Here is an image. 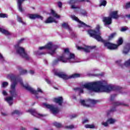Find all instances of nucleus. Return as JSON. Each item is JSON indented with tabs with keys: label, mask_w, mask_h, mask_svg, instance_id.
Segmentation results:
<instances>
[{
	"label": "nucleus",
	"mask_w": 130,
	"mask_h": 130,
	"mask_svg": "<svg viewBox=\"0 0 130 130\" xmlns=\"http://www.w3.org/2000/svg\"><path fill=\"white\" fill-rule=\"evenodd\" d=\"M29 73H30L31 75H34V71L33 70L29 71Z\"/></svg>",
	"instance_id": "obj_55"
},
{
	"label": "nucleus",
	"mask_w": 130,
	"mask_h": 130,
	"mask_svg": "<svg viewBox=\"0 0 130 130\" xmlns=\"http://www.w3.org/2000/svg\"><path fill=\"white\" fill-rule=\"evenodd\" d=\"M29 18L31 20H35V19H40V20H43V17L38 14H29Z\"/></svg>",
	"instance_id": "obj_16"
},
{
	"label": "nucleus",
	"mask_w": 130,
	"mask_h": 130,
	"mask_svg": "<svg viewBox=\"0 0 130 130\" xmlns=\"http://www.w3.org/2000/svg\"><path fill=\"white\" fill-rule=\"evenodd\" d=\"M0 32L3 33V34H4V35H11V33H10V32H9V31H8L5 29H3L1 27H0Z\"/></svg>",
	"instance_id": "obj_24"
},
{
	"label": "nucleus",
	"mask_w": 130,
	"mask_h": 130,
	"mask_svg": "<svg viewBox=\"0 0 130 130\" xmlns=\"http://www.w3.org/2000/svg\"><path fill=\"white\" fill-rule=\"evenodd\" d=\"M115 106H119V105H123L124 106H128V105H125L122 103H119L118 102L114 103Z\"/></svg>",
	"instance_id": "obj_32"
},
{
	"label": "nucleus",
	"mask_w": 130,
	"mask_h": 130,
	"mask_svg": "<svg viewBox=\"0 0 130 130\" xmlns=\"http://www.w3.org/2000/svg\"><path fill=\"white\" fill-rule=\"evenodd\" d=\"M106 5H107V1L105 0H102L101 3L100 4V7H106Z\"/></svg>",
	"instance_id": "obj_31"
},
{
	"label": "nucleus",
	"mask_w": 130,
	"mask_h": 130,
	"mask_svg": "<svg viewBox=\"0 0 130 130\" xmlns=\"http://www.w3.org/2000/svg\"><path fill=\"white\" fill-rule=\"evenodd\" d=\"M62 27L64 28V29H67L68 30H71V27H70V25H69V23L64 22L61 25Z\"/></svg>",
	"instance_id": "obj_23"
},
{
	"label": "nucleus",
	"mask_w": 130,
	"mask_h": 130,
	"mask_svg": "<svg viewBox=\"0 0 130 130\" xmlns=\"http://www.w3.org/2000/svg\"><path fill=\"white\" fill-rule=\"evenodd\" d=\"M94 48H96V46H88V49H94Z\"/></svg>",
	"instance_id": "obj_49"
},
{
	"label": "nucleus",
	"mask_w": 130,
	"mask_h": 130,
	"mask_svg": "<svg viewBox=\"0 0 130 130\" xmlns=\"http://www.w3.org/2000/svg\"><path fill=\"white\" fill-rule=\"evenodd\" d=\"M116 95H117V94H116L111 95V97H110L111 101H113V100H114V98H115V97H116Z\"/></svg>",
	"instance_id": "obj_40"
},
{
	"label": "nucleus",
	"mask_w": 130,
	"mask_h": 130,
	"mask_svg": "<svg viewBox=\"0 0 130 130\" xmlns=\"http://www.w3.org/2000/svg\"><path fill=\"white\" fill-rule=\"evenodd\" d=\"M116 63L117 64H118L121 68H123V66H125V67H130V59H128V60L124 62V64H121V60H119L116 61Z\"/></svg>",
	"instance_id": "obj_15"
},
{
	"label": "nucleus",
	"mask_w": 130,
	"mask_h": 130,
	"mask_svg": "<svg viewBox=\"0 0 130 130\" xmlns=\"http://www.w3.org/2000/svg\"><path fill=\"white\" fill-rule=\"evenodd\" d=\"M53 22H54V23H57V21H56L54 18H53L52 17L50 16L49 17L47 20L45 21V23H46V24H50L51 23H53Z\"/></svg>",
	"instance_id": "obj_18"
},
{
	"label": "nucleus",
	"mask_w": 130,
	"mask_h": 130,
	"mask_svg": "<svg viewBox=\"0 0 130 130\" xmlns=\"http://www.w3.org/2000/svg\"><path fill=\"white\" fill-rule=\"evenodd\" d=\"M85 2V0H70L68 4L71 5V9H79V7L75 6V4H78L79 3H83Z\"/></svg>",
	"instance_id": "obj_11"
},
{
	"label": "nucleus",
	"mask_w": 130,
	"mask_h": 130,
	"mask_svg": "<svg viewBox=\"0 0 130 130\" xmlns=\"http://www.w3.org/2000/svg\"><path fill=\"white\" fill-rule=\"evenodd\" d=\"M17 69L18 70V71H19L20 75H25V74H27V70H23V69H22V67L20 66L17 67Z\"/></svg>",
	"instance_id": "obj_21"
},
{
	"label": "nucleus",
	"mask_w": 130,
	"mask_h": 130,
	"mask_svg": "<svg viewBox=\"0 0 130 130\" xmlns=\"http://www.w3.org/2000/svg\"><path fill=\"white\" fill-rule=\"evenodd\" d=\"M115 121H116L115 119L112 118H110L107 119V122H108V123H109L110 124H113V123H114Z\"/></svg>",
	"instance_id": "obj_30"
},
{
	"label": "nucleus",
	"mask_w": 130,
	"mask_h": 130,
	"mask_svg": "<svg viewBox=\"0 0 130 130\" xmlns=\"http://www.w3.org/2000/svg\"><path fill=\"white\" fill-rule=\"evenodd\" d=\"M80 103L81 105H83V106H85V107H90V104H86V102L85 100H80Z\"/></svg>",
	"instance_id": "obj_29"
},
{
	"label": "nucleus",
	"mask_w": 130,
	"mask_h": 130,
	"mask_svg": "<svg viewBox=\"0 0 130 130\" xmlns=\"http://www.w3.org/2000/svg\"><path fill=\"white\" fill-rule=\"evenodd\" d=\"M26 112H29V113H31V115H34V116H35L36 114V111L35 109H29Z\"/></svg>",
	"instance_id": "obj_28"
},
{
	"label": "nucleus",
	"mask_w": 130,
	"mask_h": 130,
	"mask_svg": "<svg viewBox=\"0 0 130 130\" xmlns=\"http://www.w3.org/2000/svg\"><path fill=\"white\" fill-rule=\"evenodd\" d=\"M103 22L105 26H108L112 24V19L109 17H104L103 18Z\"/></svg>",
	"instance_id": "obj_12"
},
{
	"label": "nucleus",
	"mask_w": 130,
	"mask_h": 130,
	"mask_svg": "<svg viewBox=\"0 0 130 130\" xmlns=\"http://www.w3.org/2000/svg\"><path fill=\"white\" fill-rule=\"evenodd\" d=\"M8 16L6 14H3L1 13L0 14V18H7Z\"/></svg>",
	"instance_id": "obj_44"
},
{
	"label": "nucleus",
	"mask_w": 130,
	"mask_h": 130,
	"mask_svg": "<svg viewBox=\"0 0 130 130\" xmlns=\"http://www.w3.org/2000/svg\"><path fill=\"white\" fill-rule=\"evenodd\" d=\"M126 30H128V27H121L120 31L121 32H124V31H126Z\"/></svg>",
	"instance_id": "obj_41"
},
{
	"label": "nucleus",
	"mask_w": 130,
	"mask_h": 130,
	"mask_svg": "<svg viewBox=\"0 0 130 130\" xmlns=\"http://www.w3.org/2000/svg\"><path fill=\"white\" fill-rule=\"evenodd\" d=\"M66 128H69V129H73V128H75V126L74 125H70V126H66Z\"/></svg>",
	"instance_id": "obj_42"
},
{
	"label": "nucleus",
	"mask_w": 130,
	"mask_h": 130,
	"mask_svg": "<svg viewBox=\"0 0 130 130\" xmlns=\"http://www.w3.org/2000/svg\"><path fill=\"white\" fill-rule=\"evenodd\" d=\"M20 130H26V128L24 127H21Z\"/></svg>",
	"instance_id": "obj_58"
},
{
	"label": "nucleus",
	"mask_w": 130,
	"mask_h": 130,
	"mask_svg": "<svg viewBox=\"0 0 130 130\" xmlns=\"http://www.w3.org/2000/svg\"><path fill=\"white\" fill-rule=\"evenodd\" d=\"M12 115H14V114H17V115H20V114H22V113L20 112L19 110H15L11 113Z\"/></svg>",
	"instance_id": "obj_34"
},
{
	"label": "nucleus",
	"mask_w": 130,
	"mask_h": 130,
	"mask_svg": "<svg viewBox=\"0 0 130 130\" xmlns=\"http://www.w3.org/2000/svg\"><path fill=\"white\" fill-rule=\"evenodd\" d=\"M113 111H115V108L111 109L109 111V113H110V112H113Z\"/></svg>",
	"instance_id": "obj_50"
},
{
	"label": "nucleus",
	"mask_w": 130,
	"mask_h": 130,
	"mask_svg": "<svg viewBox=\"0 0 130 130\" xmlns=\"http://www.w3.org/2000/svg\"><path fill=\"white\" fill-rule=\"evenodd\" d=\"M64 52L65 53H67L68 54V53H70V49H69V48H67L64 49Z\"/></svg>",
	"instance_id": "obj_45"
},
{
	"label": "nucleus",
	"mask_w": 130,
	"mask_h": 130,
	"mask_svg": "<svg viewBox=\"0 0 130 130\" xmlns=\"http://www.w3.org/2000/svg\"><path fill=\"white\" fill-rule=\"evenodd\" d=\"M39 115L40 116H43V115L40 114H39Z\"/></svg>",
	"instance_id": "obj_62"
},
{
	"label": "nucleus",
	"mask_w": 130,
	"mask_h": 130,
	"mask_svg": "<svg viewBox=\"0 0 130 130\" xmlns=\"http://www.w3.org/2000/svg\"><path fill=\"white\" fill-rule=\"evenodd\" d=\"M51 13L52 14V16L54 17L55 18H57L58 19H59V18H60V16L57 15V14H56V13H55V11H54V10H51Z\"/></svg>",
	"instance_id": "obj_27"
},
{
	"label": "nucleus",
	"mask_w": 130,
	"mask_h": 130,
	"mask_svg": "<svg viewBox=\"0 0 130 130\" xmlns=\"http://www.w3.org/2000/svg\"><path fill=\"white\" fill-rule=\"evenodd\" d=\"M25 0H17V5L19 9V11L20 12H22L24 10L22 8V4H23V2H25Z\"/></svg>",
	"instance_id": "obj_19"
},
{
	"label": "nucleus",
	"mask_w": 130,
	"mask_h": 130,
	"mask_svg": "<svg viewBox=\"0 0 130 130\" xmlns=\"http://www.w3.org/2000/svg\"><path fill=\"white\" fill-rule=\"evenodd\" d=\"M126 17L127 18H128V19H129V18H130V14H129V15H126Z\"/></svg>",
	"instance_id": "obj_60"
},
{
	"label": "nucleus",
	"mask_w": 130,
	"mask_h": 130,
	"mask_svg": "<svg viewBox=\"0 0 130 130\" xmlns=\"http://www.w3.org/2000/svg\"><path fill=\"white\" fill-rule=\"evenodd\" d=\"M108 122H107V121L106 122H103L102 123V124L103 125H104L105 126H108Z\"/></svg>",
	"instance_id": "obj_47"
},
{
	"label": "nucleus",
	"mask_w": 130,
	"mask_h": 130,
	"mask_svg": "<svg viewBox=\"0 0 130 130\" xmlns=\"http://www.w3.org/2000/svg\"><path fill=\"white\" fill-rule=\"evenodd\" d=\"M122 43H123V39L120 37L119 38L117 41V45L106 41L104 45L105 47H107L108 49H110V50H114L115 49H117V48H118V46L122 45Z\"/></svg>",
	"instance_id": "obj_4"
},
{
	"label": "nucleus",
	"mask_w": 130,
	"mask_h": 130,
	"mask_svg": "<svg viewBox=\"0 0 130 130\" xmlns=\"http://www.w3.org/2000/svg\"><path fill=\"white\" fill-rule=\"evenodd\" d=\"M83 51H84L85 52H90V50H89V49L88 48H83Z\"/></svg>",
	"instance_id": "obj_48"
},
{
	"label": "nucleus",
	"mask_w": 130,
	"mask_h": 130,
	"mask_svg": "<svg viewBox=\"0 0 130 130\" xmlns=\"http://www.w3.org/2000/svg\"><path fill=\"white\" fill-rule=\"evenodd\" d=\"M89 121L88 120V119H84L82 121V123L83 124H85V123H86V122H88Z\"/></svg>",
	"instance_id": "obj_51"
},
{
	"label": "nucleus",
	"mask_w": 130,
	"mask_h": 130,
	"mask_svg": "<svg viewBox=\"0 0 130 130\" xmlns=\"http://www.w3.org/2000/svg\"><path fill=\"white\" fill-rule=\"evenodd\" d=\"M54 75L57 76L59 78H61V79H63V80H69V79H77V78H80L81 77V74L79 73H75L72 74L70 76H68V75L62 73V72H54Z\"/></svg>",
	"instance_id": "obj_6"
},
{
	"label": "nucleus",
	"mask_w": 130,
	"mask_h": 130,
	"mask_svg": "<svg viewBox=\"0 0 130 130\" xmlns=\"http://www.w3.org/2000/svg\"><path fill=\"white\" fill-rule=\"evenodd\" d=\"M0 58H2V59H4V56H3V55L0 53Z\"/></svg>",
	"instance_id": "obj_59"
},
{
	"label": "nucleus",
	"mask_w": 130,
	"mask_h": 130,
	"mask_svg": "<svg viewBox=\"0 0 130 130\" xmlns=\"http://www.w3.org/2000/svg\"><path fill=\"white\" fill-rule=\"evenodd\" d=\"M77 116H78V115L74 114V115H72L71 116V118H75V117H77Z\"/></svg>",
	"instance_id": "obj_54"
},
{
	"label": "nucleus",
	"mask_w": 130,
	"mask_h": 130,
	"mask_svg": "<svg viewBox=\"0 0 130 130\" xmlns=\"http://www.w3.org/2000/svg\"><path fill=\"white\" fill-rule=\"evenodd\" d=\"M16 49V52L18 54H19L23 58H25L26 60L30 59V57L28 55V54L25 51V49L22 47H15Z\"/></svg>",
	"instance_id": "obj_9"
},
{
	"label": "nucleus",
	"mask_w": 130,
	"mask_h": 130,
	"mask_svg": "<svg viewBox=\"0 0 130 130\" xmlns=\"http://www.w3.org/2000/svg\"><path fill=\"white\" fill-rule=\"evenodd\" d=\"M58 48V46L53 45L52 44V42H49L47 44H46L45 46H42V47H40L39 48V49L40 50H42L43 49H48V50H51V52H50V54L51 55H53L55 53V51H56V49Z\"/></svg>",
	"instance_id": "obj_5"
},
{
	"label": "nucleus",
	"mask_w": 130,
	"mask_h": 130,
	"mask_svg": "<svg viewBox=\"0 0 130 130\" xmlns=\"http://www.w3.org/2000/svg\"><path fill=\"white\" fill-rule=\"evenodd\" d=\"M53 124L54 126H55L57 128H60L61 127H62V124L61 123L57 122H54L53 123Z\"/></svg>",
	"instance_id": "obj_22"
},
{
	"label": "nucleus",
	"mask_w": 130,
	"mask_h": 130,
	"mask_svg": "<svg viewBox=\"0 0 130 130\" xmlns=\"http://www.w3.org/2000/svg\"><path fill=\"white\" fill-rule=\"evenodd\" d=\"M34 130H39V129L38 128H36V127H34Z\"/></svg>",
	"instance_id": "obj_61"
},
{
	"label": "nucleus",
	"mask_w": 130,
	"mask_h": 130,
	"mask_svg": "<svg viewBox=\"0 0 130 130\" xmlns=\"http://www.w3.org/2000/svg\"><path fill=\"white\" fill-rule=\"evenodd\" d=\"M89 102H90V103L93 105H95L96 104V103H97V101L94 100H89Z\"/></svg>",
	"instance_id": "obj_38"
},
{
	"label": "nucleus",
	"mask_w": 130,
	"mask_h": 130,
	"mask_svg": "<svg viewBox=\"0 0 130 130\" xmlns=\"http://www.w3.org/2000/svg\"><path fill=\"white\" fill-rule=\"evenodd\" d=\"M116 36V32H113L110 35V36L108 37V41H111L113 38H114Z\"/></svg>",
	"instance_id": "obj_25"
},
{
	"label": "nucleus",
	"mask_w": 130,
	"mask_h": 130,
	"mask_svg": "<svg viewBox=\"0 0 130 130\" xmlns=\"http://www.w3.org/2000/svg\"><path fill=\"white\" fill-rule=\"evenodd\" d=\"M85 127L86 128H95V125H93V124H85Z\"/></svg>",
	"instance_id": "obj_35"
},
{
	"label": "nucleus",
	"mask_w": 130,
	"mask_h": 130,
	"mask_svg": "<svg viewBox=\"0 0 130 130\" xmlns=\"http://www.w3.org/2000/svg\"><path fill=\"white\" fill-rule=\"evenodd\" d=\"M3 94L4 95V96H7V95H8V93H7V91H6V90H3Z\"/></svg>",
	"instance_id": "obj_52"
},
{
	"label": "nucleus",
	"mask_w": 130,
	"mask_h": 130,
	"mask_svg": "<svg viewBox=\"0 0 130 130\" xmlns=\"http://www.w3.org/2000/svg\"><path fill=\"white\" fill-rule=\"evenodd\" d=\"M109 17L112 19L118 20L119 19V15H118V11H112L109 14Z\"/></svg>",
	"instance_id": "obj_13"
},
{
	"label": "nucleus",
	"mask_w": 130,
	"mask_h": 130,
	"mask_svg": "<svg viewBox=\"0 0 130 130\" xmlns=\"http://www.w3.org/2000/svg\"><path fill=\"white\" fill-rule=\"evenodd\" d=\"M83 87L93 92H107V93L115 90L120 91L122 89L119 86L107 85V82L106 81H96L86 83L83 85Z\"/></svg>",
	"instance_id": "obj_1"
},
{
	"label": "nucleus",
	"mask_w": 130,
	"mask_h": 130,
	"mask_svg": "<svg viewBox=\"0 0 130 130\" xmlns=\"http://www.w3.org/2000/svg\"><path fill=\"white\" fill-rule=\"evenodd\" d=\"M130 50V44H127L123 50V53L127 54Z\"/></svg>",
	"instance_id": "obj_20"
},
{
	"label": "nucleus",
	"mask_w": 130,
	"mask_h": 130,
	"mask_svg": "<svg viewBox=\"0 0 130 130\" xmlns=\"http://www.w3.org/2000/svg\"><path fill=\"white\" fill-rule=\"evenodd\" d=\"M80 15L82 16H83V17H87L88 15V12H87V11L84 9H82L80 10Z\"/></svg>",
	"instance_id": "obj_26"
},
{
	"label": "nucleus",
	"mask_w": 130,
	"mask_h": 130,
	"mask_svg": "<svg viewBox=\"0 0 130 130\" xmlns=\"http://www.w3.org/2000/svg\"><path fill=\"white\" fill-rule=\"evenodd\" d=\"M46 82H47V83L48 84H50V83H51L50 81L49 80L47 79H46Z\"/></svg>",
	"instance_id": "obj_56"
},
{
	"label": "nucleus",
	"mask_w": 130,
	"mask_h": 130,
	"mask_svg": "<svg viewBox=\"0 0 130 130\" xmlns=\"http://www.w3.org/2000/svg\"><path fill=\"white\" fill-rule=\"evenodd\" d=\"M7 78H10L11 82H13L11 83L10 86V90H9V93L11 96L7 97L5 99L6 101L8 102L10 106L13 105V103L14 102L13 101L14 100L13 97L16 98L18 96V93L16 91V86H17V77H16L13 74L8 75Z\"/></svg>",
	"instance_id": "obj_2"
},
{
	"label": "nucleus",
	"mask_w": 130,
	"mask_h": 130,
	"mask_svg": "<svg viewBox=\"0 0 130 130\" xmlns=\"http://www.w3.org/2000/svg\"><path fill=\"white\" fill-rule=\"evenodd\" d=\"M55 89H56V90H58L57 88L56 87H54Z\"/></svg>",
	"instance_id": "obj_64"
},
{
	"label": "nucleus",
	"mask_w": 130,
	"mask_h": 130,
	"mask_svg": "<svg viewBox=\"0 0 130 130\" xmlns=\"http://www.w3.org/2000/svg\"><path fill=\"white\" fill-rule=\"evenodd\" d=\"M75 57H76L75 54L72 53H70L69 57L67 58L66 59L63 55L60 56L53 60V64H57L59 61H61L62 62H67V60H70V59H75Z\"/></svg>",
	"instance_id": "obj_7"
},
{
	"label": "nucleus",
	"mask_w": 130,
	"mask_h": 130,
	"mask_svg": "<svg viewBox=\"0 0 130 130\" xmlns=\"http://www.w3.org/2000/svg\"><path fill=\"white\" fill-rule=\"evenodd\" d=\"M129 8H130V2L126 3L125 5V9H129Z\"/></svg>",
	"instance_id": "obj_39"
},
{
	"label": "nucleus",
	"mask_w": 130,
	"mask_h": 130,
	"mask_svg": "<svg viewBox=\"0 0 130 130\" xmlns=\"http://www.w3.org/2000/svg\"><path fill=\"white\" fill-rule=\"evenodd\" d=\"M24 40H25V39L24 38L21 39V40H19L17 42V45H16L15 46V47H19V45H20V44H21V43H22V42H23V41H24Z\"/></svg>",
	"instance_id": "obj_36"
},
{
	"label": "nucleus",
	"mask_w": 130,
	"mask_h": 130,
	"mask_svg": "<svg viewBox=\"0 0 130 130\" xmlns=\"http://www.w3.org/2000/svg\"><path fill=\"white\" fill-rule=\"evenodd\" d=\"M44 106H45L48 109H50V111L53 113V114H58L60 112V109L59 108L56 107H55L53 105H49L46 103L44 104Z\"/></svg>",
	"instance_id": "obj_10"
},
{
	"label": "nucleus",
	"mask_w": 130,
	"mask_h": 130,
	"mask_svg": "<svg viewBox=\"0 0 130 130\" xmlns=\"http://www.w3.org/2000/svg\"><path fill=\"white\" fill-rule=\"evenodd\" d=\"M20 84L21 86L23 87L25 89V90H27V91H29V92H30V93H32V94H35V95H37L38 94V92L40 93H43L42 90L40 89V88H38L37 90H35L32 88L28 84H26L25 85H24V83H23V81H20Z\"/></svg>",
	"instance_id": "obj_8"
},
{
	"label": "nucleus",
	"mask_w": 130,
	"mask_h": 130,
	"mask_svg": "<svg viewBox=\"0 0 130 130\" xmlns=\"http://www.w3.org/2000/svg\"><path fill=\"white\" fill-rule=\"evenodd\" d=\"M85 2H87V3H88V2H89V0H85Z\"/></svg>",
	"instance_id": "obj_63"
},
{
	"label": "nucleus",
	"mask_w": 130,
	"mask_h": 130,
	"mask_svg": "<svg viewBox=\"0 0 130 130\" xmlns=\"http://www.w3.org/2000/svg\"><path fill=\"white\" fill-rule=\"evenodd\" d=\"M17 20L18 22H19V23H21V24H23V25H25V24H26V22H25L22 20V18H21V17H18Z\"/></svg>",
	"instance_id": "obj_37"
},
{
	"label": "nucleus",
	"mask_w": 130,
	"mask_h": 130,
	"mask_svg": "<svg viewBox=\"0 0 130 130\" xmlns=\"http://www.w3.org/2000/svg\"><path fill=\"white\" fill-rule=\"evenodd\" d=\"M53 101L56 104H58L59 106H61L62 105V103H63V98L62 96H59L58 98H55L53 99Z\"/></svg>",
	"instance_id": "obj_14"
},
{
	"label": "nucleus",
	"mask_w": 130,
	"mask_h": 130,
	"mask_svg": "<svg viewBox=\"0 0 130 130\" xmlns=\"http://www.w3.org/2000/svg\"><path fill=\"white\" fill-rule=\"evenodd\" d=\"M42 54H45L44 52H40L39 53V55H42Z\"/></svg>",
	"instance_id": "obj_57"
},
{
	"label": "nucleus",
	"mask_w": 130,
	"mask_h": 130,
	"mask_svg": "<svg viewBox=\"0 0 130 130\" xmlns=\"http://www.w3.org/2000/svg\"><path fill=\"white\" fill-rule=\"evenodd\" d=\"M74 91H78L79 93H84V90L80 87H76L73 89Z\"/></svg>",
	"instance_id": "obj_33"
},
{
	"label": "nucleus",
	"mask_w": 130,
	"mask_h": 130,
	"mask_svg": "<svg viewBox=\"0 0 130 130\" xmlns=\"http://www.w3.org/2000/svg\"><path fill=\"white\" fill-rule=\"evenodd\" d=\"M95 29H88L87 30V33L89 35L90 37H92L95 39L99 42H102L103 43H105L106 41L102 39L101 37V31H100V25H98Z\"/></svg>",
	"instance_id": "obj_3"
},
{
	"label": "nucleus",
	"mask_w": 130,
	"mask_h": 130,
	"mask_svg": "<svg viewBox=\"0 0 130 130\" xmlns=\"http://www.w3.org/2000/svg\"><path fill=\"white\" fill-rule=\"evenodd\" d=\"M71 18L74 21H76V22H78V23H79L81 25H83L84 26H86V27H88V25H87V24H86L85 23H84V22L79 20V18H78V17H76V16L72 15Z\"/></svg>",
	"instance_id": "obj_17"
},
{
	"label": "nucleus",
	"mask_w": 130,
	"mask_h": 130,
	"mask_svg": "<svg viewBox=\"0 0 130 130\" xmlns=\"http://www.w3.org/2000/svg\"><path fill=\"white\" fill-rule=\"evenodd\" d=\"M77 49H78V50H81V49H82V50H83L84 47H80V46H78V47H77Z\"/></svg>",
	"instance_id": "obj_53"
},
{
	"label": "nucleus",
	"mask_w": 130,
	"mask_h": 130,
	"mask_svg": "<svg viewBox=\"0 0 130 130\" xmlns=\"http://www.w3.org/2000/svg\"><path fill=\"white\" fill-rule=\"evenodd\" d=\"M8 85H9V83L7 82H4L2 84V87H3V88H6Z\"/></svg>",
	"instance_id": "obj_43"
},
{
	"label": "nucleus",
	"mask_w": 130,
	"mask_h": 130,
	"mask_svg": "<svg viewBox=\"0 0 130 130\" xmlns=\"http://www.w3.org/2000/svg\"><path fill=\"white\" fill-rule=\"evenodd\" d=\"M58 7L60 9L62 7V3L60 2H58L57 3Z\"/></svg>",
	"instance_id": "obj_46"
}]
</instances>
